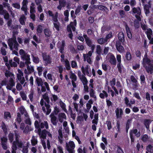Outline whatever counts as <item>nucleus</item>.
I'll return each instance as SVG.
<instances>
[{"instance_id": "obj_38", "label": "nucleus", "mask_w": 153, "mask_h": 153, "mask_svg": "<svg viewBox=\"0 0 153 153\" xmlns=\"http://www.w3.org/2000/svg\"><path fill=\"white\" fill-rule=\"evenodd\" d=\"M56 23H53L54 27L57 31L60 30V24L59 22H58Z\"/></svg>"}, {"instance_id": "obj_2", "label": "nucleus", "mask_w": 153, "mask_h": 153, "mask_svg": "<svg viewBox=\"0 0 153 153\" xmlns=\"http://www.w3.org/2000/svg\"><path fill=\"white\" fill-rule=\"evenodd\" d=\"M8 45L11 50H13V46L14 49L18 50V47L19 45L16 40V36L15 34H13V37L9 39L7 42Z\"/></svg>"}, {"instance_id": "obj_42", "label": "nucleus", "mask_w": 153, "mask_h": 153, "mask_svg": "<svg viewBox=\"0 0 153 153\" xmlns=\"http://www.w3.org/2000/svg\"><path fill=\"white\" fill-rule=\"evenodd\" d=\"M22 152L23 153H27L28 152V145H27L26 146H22Z\"/></svg>"}, {"instance_id": "obj_24", "label": "nucleus", "mask_w": 153, "mask_h": 153, "mask_svg": "<svg viewBox=\"0 0 153 153\" xmlns=\"http://www.w3.org/2000/svg\"><path fill=\"white\" fill-rule=\"evenodd\" d=\"M31 56L32 58L33 62L36 64L39 63L40 60L38 56H34L33 54L31 55Z\"/></svg>"}, {"instance_id": "obj_11", "label": "nucleus", "mask_w": 153, "mask_h": 153, "mask_svg": "<svg viewBox=\"0 0 153 153\" xmlns=\"http://www.w3.org/2000/svg\"><path fill=\"white\" fill-rule=\"evenodd\" d=\"M116 48L119 52H122L123 51L124 48L123 46L121 45L120 41H117L116 42Z\"/></svg>"}, {"instance_id": "obj_6", "label": "nucleus", "mask_w": 153, "mask_h": 153, "mask_svg": "<svg viewBox=\"0 0 153 153\" xmlns=\"http://www.w3.org/2000/svg\"><path fill=\"white\" fill-rule=\"evenodd\" d=\"M42 57L44 61L45 62V65H48V64H50L52 62V59L50 55H47V53L46 52L42 53Z\"/></svg>"}, {"instance_id": "obj_30", "label": "nucleus", "mask_w": 153, "mask_h": 153, "mask_svg": "<svg viewBox=\"0 0 153 153\" xmlns=\"http://www.w3.org/2000/svg\"><path fill=\"white\" fill-rule=\"evenodd\" d=\"M102 49L101 46L99 45H97L96 47V53L99 55H100L101 53Z\"/></svg>"}, {"instance_id": "obj_16", "label": "nucleus", "mask_w": 153, "mask_h": 153, "mask_svg": "<svg viewBox=\"0 0 153 153\" xmlns=\"http://www.w3.org/2000/svg\"><path fill=\"white\" fill-rule=\"evenodd\" d=\"M118 37L119 40L117 41H120L122 43H123L125 42V36L123 33H119L118 34Z\"/></svg>"}, {"instance_id": "obj_32", "label": "nucleus", "mask_w": 153, "mask_h": 153, "mask_svg": "<svg viewBox=\"0 0 153 153\" xmlns=\"http://www.w3.org/2000/svg\"><path fill=\"white\" fill-rule=\"evenodd\" d=\"M146 149L148 152L153 153V146H152L151 144L148 145L146 147Z\"/></svg>"}, {"instance_id": "obj_57", "label": "nucleus", "mask_w": 153, "mask_h": 153, "mask_svg": "<svg viewBox=\"0 0 153 153\" xmlns=\"http://www.w3.org/2000/svg\"><path fill=\"white\" fill-rule=\"evenodd\" d=\"M135 54L137 57L140 59L141 56V53L140 50H137L135 52Z\"/></svg>"}, {"instance_id": "obj_35", "label": "nucleus", "mask_w": 153, "mask_h": 153, "mask_svg": "<svg viewBox=\"0 0 153 153\" xmlns=\"http://www.w3.org/2000/svg\"><path fill=\"white\" fill-rule=\"evenodd\" d=\"M5 75L6 77L14 76V75L13 74L10 72V71L6 70L5 73Z\"/></svg>"}, {"instance_id": "obj_19", "label": "nucleus", "mask_w": 153, "mask_h": 153, "mask_svg": "<svg viewBox=\"0 0 153 153\" xmlns=\"http://www.w3.org/2000/svg\"><path fill=\"white\" fill-rule=\"evenodd\" d=\"M85 75H82L81 77L80 78V79L82 82L83 85H86L88 84V80L86 77L85 76Z\"/></svg>"}, {"instance_id": "obj_47", "label": "nucleus", "mask_w": 153, "mask_h": 153, "mask_svg": "<svg viewBox=\"0 0 153 153\" xmlns=\"http://www.w3.org/2000/svg\"><path fill=\"white\" fill-rule=\"evenodd\" d=\"M11 118V115L10 112L8 111H5L4 112V119H7L8 117Z\"/></svg>"}, {"instance_id": "obj_20", "label": "nucleus", "mask_w": 153, "mask_h": 153, "mask_svg": "<svg viewBox=\"0 0 153 153\" xmlns=\"http://www.w3.org/2000/svg\"><path fill=\"white\" fill-rule=\"evenodd\" d=\"M151 122V121L150 120H148V119H145L144 120V123L146 129H149L150 127V124Z\"/></svg>"}, {"instance_id": "obj_60", "label": "nucleus", "mask_w": 153, "mask_h": 153, "mask_svg": "<svg viewBox=\"0 0 153 153\" xmlns=\"http://www.w3.org/2000/svg\"><path fill=\"white\" fill-rule=\"evenodd\" d=\"M60 112V110L57 107H55L54 108V110L53 111L54 114L55 115H57L59 112Z\"/></svg>"}, {"instance_id": "obj_37", "label": "nucleus", "mask_w": 153, "mask_h": 153, "mask_svg": "<svg viewBox=\"0 0 153 153\" xmlns=\"http://www.w3.org/2000/svg\"><path fill=\"white\" fill-rule=\"evenodd\" d=\"M140 78V83L141 84H144L146 83L145 82V77L143 74H141Z\"/></svg>"}, {"instance_id": "obj_15", "label": "nucleus", "mask_w": 153, "mask_h": 153, "mask_svg": "<svg viewBox=\"0 0 153 153\" xmlns=\"http://www.w3.org/2000/svg\"><path fill=\"white\" fill-rule=\"evenodd\" d=\"M14 136H15V140H14L13 144L15 145V144L16 142L18 140H19V138H20L21 136L20 134L18 132V131L17 130H14Z\"/></svg>"}, {"instance_id": "obj_64", "label": "nucleus", "mask_w": 153, "mask_h": 153, "mask_svg": "<svg viewBox=\"0 0 153 153\" xmlns=\"http://www.w3.org/2000/svg\"><path fill=\"white\" fill-rule=\"evenodd\" d=\"M110 85L112 87V86H114L116 84V79L115 78H113L112 79L111 81H110Z\"/></svg>"}, {"instance_id": "obj_45", "label": "nucleus", "mask_w": 153, "mask_h": 153, "mask_svg": "<svg viewBox=\"0 0 153 153\" xmlns=\"http://www.w3.org/2000/svg\"><path fill=\"white\" fill-rule=\"evenodd\" d=\"M20 95L22 100H26L27 97L24 91H21L20 92Z\"/></svg>"}, {"instance_id": "obj_27", "label": "nucleus", "mask_w": 153, "mask_h": 153, "mask_svg": "<svg viewBox=\"0 0 153 153\" xmlns=\"http://www.w3.org/2000/svg\"><path fill=\"white\" fill-rule=\"evenodd\" d=\"M89 68V66L88 65H86L85 68L83 66L81 67V71L82 73L84 74V75H85V72L86 73L88 72V71Z\"/></svg>"}, {"instance_id": "obj_13", "label": "nucleus", "mask_w": 153, "mask_h": 153, "mask_svg": "<svg viewBox=\"0 0 153 153\" xmlns=\"http://www.w3.org/2000/svg\"><path fill=\"white\" fill-rule=\"evenodd\" d=\"M109 62L110 63L113 65H116V60L114 55L112 54L110 55L109 58Z\"/></svg>"}, {"instance_id": "obj_5", "label": "nucleus", "mask_w": 153, "mask_h": 153, "mask_svg": "<svg viewBox=\"0 0 153 153\" xmlns=\"http://www.w3.org/2000/svg\"><path fill=\"white\" fill-rule=\"evenodd\" d=\"M132 12L134 14H136L135 15L136 18L138 20V22L141 21V19L140 16L141 14V8L139 7H138L137 8L136 7H133L132 8Z\"/></svg>"}, {"instance_id": "obj_28", "label": "nucleus", "mask_w": 153, "mask_h": 153, "mask_svg": "<svg viewBox=\"0 0 153 153\" xmlns=\"http://www.w3.org/2000/svg\"><path fill=\"white\" fill-rule=\"evenodd\" d=\"M29 64H28L27 65V69L28 71V74H30L32 72H33L34 71V68L33 66H31L30 67L29 65Z\"/></svg>"}, {"instance_id": "obj_58", "label": "nucleus", "mask_w": 153, "mask_h": 153, "mask_svg": "<svg viewBox=\"0 0 153 153\" xmlns=\"http://www.w3.org/2000/svg\"><path fill=\"white\" fill-rule=\"evenodd\" d=\"M12 5L15 8L18 9H19L21 7L20 4L18 3H15L13 4Z\"/></svg>"}, {"instance_id": "obj_46", "label": "nucleus", "mask_w": 153, "mask_h": 153, "mask_svg": "<svg viewBox=\"0 0 153 153\" xmlns=\"http://www.w3.org/2000/svg\"><path fill=\"white\" fill-rule=\"evenodd\" d=\"M59 3L61 4L62 7H64L66 6V2L65 0H59Z\"/></svg>"}, {"instance_id": "obj_25", "label": "nucleus", "mask_w": 153, "mask_h": 153, "mask_svg": "<svg viewBox=\"0 0 153 153\" xmlns=\"http://www.w3.org/2000/svg\"><path fill=\"white\" fill-rule=\"evenodd\" d=\"M15 144L16 146H18L19 148H22L23 145V143L22 140H19L15 143Z\"/></svg>"}, {"instance_id": "obj_59", "label": "nucleus", "mask_w": 153, "mask_h": 153, "mask_svg": "<svg viewBox=\"0 0 153 153\" xmlns=\"http://www.w3.org/2000/svg\"><path fill=\"white\" fill-rule=\"evenodd\" d=\"M13 101V99L12 97L11 96L9 95L8 96L7 100V103H9V102L11 103Z\"/></svg>"}, {"instance_id": "obj_54", "label": "nucleus", "mask_w": 153, "mask_h": 153, "mask_svg": "<svg viewBox=\"0 0 153 153\" xmlns=\"http://www.w3.org/2000/svg\"><path fill=\"white\" fill-rule=\"evenodd\" d=\"M1 143H7L8 141L7 138L3 136L2 137H1Z\"/></svg>"}, {"instance_id": "obj_33", "label": "nucleus", "mask_w": 153, "mask_h": 153, "mask_svg": "<svg viewBox=\"0 0 153 153\" xmlns=\"http://www.w3.org/2000/svg\"><path fill=\"white\" fill-rule=\"evenodd\" d=\"M37 69L39 76H41L42 74L43 68L42 66H38L37 67Z\"/></svg>"}, {"instance_id": "obj_9", "label": "nucleus", "mask_w": 153, "mask_h": 153, "mask_svg": "<svg viewBox=\"0 0 153 153\" xmlns=\"http://www.w3.org/2000/svg\"><path fill=\"white\" fill-rule=\"evenodd\" d=\"M116 117L117 119H121L122 117V116L123 114V111L122 108H117L115 110Z\"/></svg>"}, {"instance_id": "obj_18", "label": "nucleus", "mask_w": 153, "mask_h": 153, "mask_svg": "<svg viewBox=\"0 0 153 153\" xmlns=\"http://www.w3.org/2000/svg\"><path fill=\"white\" fill-rule=\"evenodd\" d=\"M14 135H15L14 133H11V132H10L8 134V137L10 143H12V144L13 143L14 139Z\"/></svg>"}, {"instance_id": "obj_34", "label": "nucleus", "mask_w": 153, "mask_h": 153, "mask_svg": "<svg viewBox=\"0 0 153 153\" xmlns=\"http://www.w3.org/2000/svg\"><path fill=\"white\" fill-rule=\"evenodd\" d=\"M4 11V13L3 15L4 16V19H5L6 20H9L10 15L9 13H8L7 11L6 10H5Z\"/></svg>"}, {"instance_id": "obj_4", "label": "nucleus", "mask_w": 153, "mask_h": 153, "mask_svg": "<svg viewBox=\"0 0 153 153\" xmlns=\"http://www.w3.org/2000/svg\"><path fill=\"white\" fill-rule=\"evenodd\" d=\"M75 147V145L73 141H70L69 142V145L66 143V149L69 153H75L74 149Z\"/></svg>"}, {"instance_id": "obj_12", "label": "nucleus", "mask_w": 153, "mask_h": 153, "mask_svg": "<svg viewBox=\"0 0 153 153\" xmlns=\"http://www.w3.org/2000/svg\"><path fill=\"white\" fill-rule=\"evenodd\" d=\"M65 46V42L64 40H62V41L61 45L58 47L59 51L60 53H64V50Z\"/></svg>"}, {"instance_id": "obj_7", "label": "nucleus", "mask_w": 153, "mask_h": 153, "mask_svg": "<svg viewBox=\"0 0 153 153\" xmlns=\"http://www.w3.org/2000/svg\"><path fill=\"white\" fill-rule=\"evenodd\" d=\"M145 33L147 35L148 39L149 40V44H153V37H152V31L151 28L147 29Z\"/></svg>"}, {"instance_id": "obj_23", "label": "nucleus", "mask_w": 153, "mask_h": 153, "mask_svg": "<svg viewBox=\"0 0 153 153\" xmlns=\"http://www.w3.org/2000/svg\"><path fill=\"white\" fill-rule=\"evenodd\" d=\"M97 8L99 10H100L102 11H108V10L107 8L105 6L102 5H98Z\"/></svg>"}, {"instance_id": "obj_26", "label": "nucleus", "mask_w": 153, "mask_h": 153, "mask_svg": "<svg viewBox=\"0 0 153 153\" xmlns=\"http://www.w3.org/2000/svg\"><path fill=\"white\" fill-rule=\"evenodd\" d=\"M132 85L133 89L134 90H136L138 89L139 84L137 81V80L134 82L132 83Z\"/></svg>"}, {"instance_id": "obj_31", "label": "nucleus", "mask_w": 153, "mask_h": 153, "mask_svg": "<svg viewBox=\"0 0 153 153\" xmlns=\"http://www.w3.org/2000/svg\"><path fill=\"white\" fill-rule=\"evenodd\" d=\"M125 58L127 60L130 61L131 60L132 57L131 54L130 52H127L125 55Z\"/></svg>"}, {"instance_id": "obj_21", "label": "nucleus", "mask_w": 153, "mask_h": 153, "mask_svg": "<svg viewBox=\"0 0 153 153\" xmlns=\"http://www.w3.org/2000/svg\"><path fill=\"white\" fill-rule=\"evenodd\" d=\"M36 80L38 86H41L43 85V82L41 78H39V77H37Z\"/></svg>"}, {"instance_id": "obj_22", "label": "nucleus", "mask_w": 153, "mask_h": 153, "mask_svg": "<svg viewBox=\"0 0 153 153\" xmlns=\"http://www.w3.org/2000/svg\"><path fill=\"white\" fill-rule=\"evenodd\" d=\"M44 34L45 36V37H48L50 36L51 34V31L49 29L45 28L44 30Z\"/></svg>"}, {"instance_id": "obj_29", "label": "nucleus", "mask_w": 153, "mask_h": 153, "mask_svg": "<svg viewBox=\"0 0 153 153\" xmlns=\"http://www.w3.org/2000/svg\"><path fill=\"white\" fill-rule=\"evenodd\" d=\"M65 67L66 68V70L68 71L70 70L71 67L69 63V61L68 59H66L65 61Z\"/></svg>"}, {"instance_id": "obj_55", "label": "nucleus", "mask_w": 153, "mask_h": 153, "mask_svg": "<svg viewBox=\"0 0 153 153\" xmlns=\"http://www.w3.org/2000/svg\"><path fill=\"white\" fill-rule=\"evenodd\" d=\"M106 123H107V126L108 128V130L111 129L112 128V125L111 123V121L110 120H107L106 122Z\"/></svg>"}, {"instance_id": "obj_61", "label": "nucleus", "mask_w": 153, "mask_h": 153, "mask_svg": "<svg viewBox=\"0 0 153 153\" xmlns=\"http://www.w3.org/2000/svg\"><path fill=\"white\" fill-rule=\"evenodd\" d=\"M17 146H15V145H14L12 144V151H11L12 153H16V150H17Z\"/></svg>"}, {"instance_id": "obj_52", "label": "nucleus", "mask_w": 153, "mask_h": 153, "mask_svg": "<svg viewBox=\"0 0 153 153\" xmlns=\"http://www.w3.org/2000/svg\"><path fill=\"white\" fill-rule=\"evenodd\" d=\"M117 153H124L123 149L119 145H117Z\"/></svg>"}, {"instance_id": "obj_44", "label": "nucleus", "mask_w": 153, "mask_h": 153, "mask_svg": "<svg viewBox=\"0 0 153 153\" xmlns=\"http://www.w3.org/2000/svg\"><path fill=\"white\" fill-rule=\"evenodd\" d=\"M38 141L36 139H35L34 136L32 137V139L31 140V143L33 146H35L37 143Z\"/></svg>"}, {"instance_id": "obj_39", "label": "nucleus", "mask_w": 153, "mask_h": 153, "mask_svg": "<svg viewBox=\"0 0 153 153\" xmlns=\"http://www.w3.org/2000/svg\"><path fill=\"white\" fill-rule=\"evenodd\" d=\"M98 43L100 45H102V44L105 43L106 42V40L105 39L102 38H100L98 39L97 40Z\"/></svg>"}, {"instance_id": "obj_48", "label": "nucleus", "mask_w": 153, "mask_h": 153, "mask_svg": "<svg viewBox=\"0 0 153 153\" xmlns=\"http://www.w3.org/2000/svg\"><path fill=\"white\" fill-rule=\"evenodd\" d=\"M124 102L126 107H129V106H130V105L129 102V100L128 97H125Z\"/></svg>"}, {"instance_id": "obj_53", "label": "nucleus", "mask_w": 153, "mask_h": 153, "mask_svg": "<svg viewBox=\"0 0 153 153\" xmlns=\"http://www.w3.org/2000/svg\"><path fill=\"white\" fill-rule=\"evenodd\" d=\"M71 66L73 68H77V64L76 61H71Z\"/></svg>"}, {"instance_id": "obj_62", "label": "nucleus", "mask_w": 153, "mask_h": 153, "mask_svg": "<svg viewBox=\"0 0 153 153\" xmlns=\"http://www.w3.org/2000/svg\"><path fill=\"white\" fill-rule=\"evenodd\" d=\"M58 15L56 14L55 15L53 14V16L52 17L53 20L54 22V23H57L58 22L57 19Z\"/></svg>"}, {"instance_id": "obj_51", "label": "nucleus", "mask_w": 153, "mask_h": 153, "mask_svg": "<svg viewBox=\"0 0 153 153\" xmlns=\"http://www.w3.org/2000/svg\"><path fill=\"white\" fill-rule=\"evenodd\" d=\"M52 95L53 97L51 98V101H53V100L55 102L58 99V97L57 95H55V94H52Z\"/></svg>"}, {"instance_id": "obj_10", "label": "nucleus", "mask_w": 153, "mask_h": 153, "mask_svg": "<svg viewBox=\"0 0 153 153\" xmlns=\"http://www.w3.org/2000/svg\"><path fill=\"white\" fill-rule=\"evenodd\" d=\"M125 30L126 33L129 39H131L132 38V34L131 33V31L130 28L128 26V24H125Z\"/></svg>"}, {"instance_id": "obj_41", "label": "nucleus", "mask_w": 153, "mask_h": 153, "mask_svg": "<svg viewBox=\"0 0 153 153\" xmlns=\"http://www.w3.org/2000/svg\"><path fill=\"white\" fill-rule=\"evenodd\" d=\"M36 30L37 33H41L42 32L43 29L42 25H38L37 27Z\"/></svg>"}, {"instance_id": "obj_49", "label": "nucleus", "mask_w": 153, "mask_h": 153, "mask_svg": "<svg viewBox=\"0 0 153 153\" xmlns=\"http://www.w3.org/2000/svg\"><path fill=\"white\" fill-rule=\"evenodd\" d=\"M70 78L72 79V81H76L77 77L74 73H72L70 76Z\"/></svg>"}, {"instance_id": "obj_8", "label": "nucleus", "mask_w": 153, "mask_h": 153, "mask_svg": "<svg viewBox=\"0 0 153 153\" xmlns=\"http://www.w3.org/2000/svg\"><path fill=\"white\" fill-rule=\"evenodd\" d=\"M50 117L51 118V123H52L53 125L55 126H56L58 123V120L57 117L55 116L54 113H52L51 114H50Z\"/></svg>"}, {"instance_id": "obj_50", "label": "nucleus", "mask_w": 153, "mask_h": 153, "mask_svg": "<svg viewBox=\"0 0 153 153\" xmlns=\"http://www.w3.org/2000/svg\"><path fill=\"white\" fill-rule=\"evenodd\" d=\"M9 82H10V85H11V87H13L15 85V83L14 81L13 78L12 77H11L10 78Z\"/></svg>"}, {"instance_id": "obj_1", "label": "nucleus", "mask_w": 153, "mask_h": 153, "mask_svg": "<svg viewBox=\"0 0 153 153\" xmlns=\"http://www.w3.org/2000/svg\"><path fill=\"white\" fill-rule=\"evenodd\" d=\"M151 60L149 58L143 59L142 65L147 73L152 74L153 72V64L151 63Z\"/></svg>"}, {"instance_id": "obj_63", "label": "nucleus", "mask_w": 153, "mask_h": 153, "mask_svg": "<svg viewBox=\"0 0 153 153\" xmlns=\"http://www.w3.org/2000/svg\"><path fill=\"white\" fill-rule=\"evenodd\" d=\"M25 17L24 16H23V17H21L19 19V21L20 24L22 25H25V20H24V18Z\"/></svg>"}, {"instance_id": "obj_14", "label": "nucleus", "mask_w": 153, "mask_h": 153, "mask_svg": "<svg viewBox=\"0 0 153 153\" xmlns=\"http://www.w3.org/2000/svg\"><path fill=\"white\" fill-rule=\"evenodd\" d=\"M83 36L85 38L86 43L88 46L89 47H91V44H92V42L91 39L86 34H84Z\"/></svg>"}, {"instance_id": "obj_17", "label": "nucleus", "mask_w": 153, "mask_h": 153, "mask_svg": "<svg viewBox=\"0 0 153 153\" xmlns=\"http://www.w3.org/2000/svg\"><path fill=\"white\" fill-rule=\"evenodd\" d=\"M48 132V131L44 129L42 131L41 135L40 137L42 138L43 139H46L47 137V134Z\"/></svg>"}, {"instance_id": "obj_40", "label": "nucleus", "mask_w": 153, "mask_h": 153, "mask_svg": "<svg viewBox=\"0 0 153 153\" xmlns=\"http://www.w3.org/2000/svg\"><path fill=\"white\" fill-rule=\"evenodd\" d=\"M117 67L118 69L119 72L121 74L122 72V68H123V66L122 64L121 63H117Z\"/></svg>"}, {"instance_id": "obj_3", "label": "nucleus", "mask_w": 153, "mask_h": 153, "mask_svg": "<svg viewBox=\"0 0 153 153\" xmlns=\"http://www.w3.org/2000/svg\"><path fill=\"white\" fill-rule=\"evenodd\" d=\"M19 53L21 59L23 61H25V63L26 65L31 63L30 55L26 53L23 49H21L19 51Z\"/></svg>"}, {"instance_id": "obj_43", "label": "nucleus", "mask_w": 153, "mask_h": 153, "mask_svg": "<svg viewBox=\"0 0 153 153\" xmlns=\"http://www.w3.org/2000/svg\"><path fill=\"white\" fill-rule=\"evenodd\" d=\"M95 93V91L93 88H91L90 89V96L91 97H96L94 94Z\"/></svg>"}, {"instance_id": "obj_56", "label": "nucleus", "mask_w": 153, "mask_h": 153, "mask_svg": "<svg viewBox=\"0 0 153 153\" xmlns=\"http://www.w3.org/2000/svg\"><path fill=\"white\" fill-rule=\"evenodd\" d=\"M81 9V6L79 5L77 7L75 11V14L77 15L80 12V10Z\"/></svg>"}, {"instance_id": "obj_36", "label": "nucleus", "mask_w": 153, "mask_h": 153, "mask_svg": "<svg viewBox=\"0 0 153 153\" xmlns=\"http://www.w3.org/2000/svg\"><path fill=\"white\" fill-rule=\"evenodd\" d=\"M148 138L149 136L147 134H145L143 135L141 139L143 142H146L148 140Z\"/></svg>"}]
</instances>
